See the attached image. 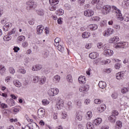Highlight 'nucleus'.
Wrapping results in <instances>:
<instances>
[{
  "mask_svg": "<svg viewBox=\"0 0 129 129\" xmlns=\"http://www.w3.org/2000/svg\"><path fill=\"white\" fill-rule=\"evenodd\" d=\"M118 115V111L116 110H113L112 114L108 117L109 121L112 123H114L116 121V117Z\"/></svg>",
  "mask_w": 129,
  "mask_h": 129,
  "instance_id": "nucleus-1",
  "label": "nucleus"
},
{
  "mask_svg": "<svg viewBox=\"0 0 129 129\" xmlns=\"http://www.w3.org/2000/svg\"><path fill=\"white\" fill-rule=\"evenodd\" d=\"M26 5H27V9L28 10H31V9H35L37 5L35 4V2L33 1V0H30L26 3Z\"/></svg>",
  "mask_w": 129,
  "mask_h": 129,
  "instance_id": "nucleus-2",
  "label": "nucleus"
},
{
  "mask_svg": "<svg viewBox=\"0 0 129 129\" xmlns=\"http://www.w3.org/2000/svg\"><path fill=\"white\" fill-rule=\"evenodd\" d=\"M112 9L116 11V13L118 16V18H119V20H120V21H123V17H122V14H121V11H120L119 9L116 8V7L115 6H112Z\"/></svg>",
  "mask_w": 129,
  "mask_h": 129,
  "instance_id": "nucleus-3",
  "label": "nucleus"
},
{
  "mask_svg": "<svg viewBox=\"0 0 129 129\" xmlns=\"http://www.w3.org/2000/svg\"><path fill=\"white\" fill-rule=\"evenodd\" d=\"M63 105H64V102L63 101V100L60 99V98H58L56 100V107H57V109H60L61 107H62Z\"/></svg>",
  "mask_w": 129,
  "mask_h": 129,
  "instance_id": "nucleus-4",
  "label": "nucleus"
},
{
  "mask_svg": "<svg viewBox=\"0 0 129 129\" xmlns=\"http://www.w3.org/2000/svg\"><path fill=\"white\" fill-rule=\"evenodd\" d=\"M112 9V6L110 7L108 5H106L103 7V13L104 15H107L109 12H110V10Z\"/></svg>",
  "mask_w": 129,
  "mask_h": 129,
  "instance_id": "nucleus-5",
  "label": "nucleus"
},
{
  "mask_svg": "<svg viewBox=\"0 0 129 129\" xmlns=\"http://www.w3.org/2000/svg\"><path fill=\"white\" fill-rule=\"evenodd\" d=\"M88 90H89V86L87 85L82 86L79 88V91H80V92H83V93H86Z\"/></svg>",
  "mask_w": 129,
  "mask_h": 129,
  "instance_id": "nucleus-6",
  "label": "nucleus"
},
{
  "mask_svg": "<svg viewBox=\"0 0 129 129\" xmlns=\"http://www.w3.org/2000/svg\"><path fill=\"white\" fill-rule=\"evenodd\" d=\"M46 112L44 109H39L37 112L38 116L39 118H43L44 117Z\"/></svg>",
  "mask_w": 129,
  "mask_h": 129,
  "instance_id": "nucleus-7",
  "label": "nucleus"
},
{
  "mask_svg": "<svg viewBox=\"0 0 129 129\" xmlns=\"http://www.w3.org/2000/svg\"><path fill=\"white\" fill-rule=\"evenodd\" d=\"M45 27L43 25H38L36 28L37 35H41L43 33V31Z\"/></svg>",
  "mask_w": 129,
  "mask_h": 129,
  "instance_id": "nucleus-8",
  "label": "nucleus"
},
{
  "mask_svg": "<svg viewBox=\"0 0 129 129\" xmlns=\"http://www.w3.org/2000/svg\"><path fill=\"white\" fill-rule=\"evenodd\" d=\"M94 15V12L92 10H87L84 12V15L86 17H92Z\"/></svg>",
  "mask_w": 129,
  "mask_h": 129,
  "instance_id": "nucleus-9",
  "label": "nucleus"
},
{
  "mask_svg": "<svg viewBox=\"0 0 129 129\" xmlns=\"http://www.w3.org/2000/svg\"><path fill=\"white\" fill-rule=\"evenodd\" d=\"M11 28H12V23H11V22H8L3 26V30L5 32H7V31H9Z\"/></svg>",
  "mask_w": 129,
  "mask_h": 129,
  "instance_id": "nucleus-10",
  "label": "nucleus"
},
{
  "mask_svg": "<svg viewBox=\"0 0 129 129\" xmlns=\"http://www.w3.org/2000/svg\"><path fill=\"white\" fill-rule=\"evenodd\" d=\"M125 72L122 71V72H120L118 73L116 75V78L118 80H121L122 78H123V76L124 75Z\"/></svg>",
  "mask_w": 129,
  "mask_h": 129,
  "instance_id": "nucleus-11",
  "label": "nucleus"
},
{
  "mask_svg": "<svg viewBox=\"0 0 129 129\" xmlns=\"http://www.w3.org/2000/svg\"><path fill=\"white\" fill-rule=\"evenodd\" d=\"M86 78H85V76H80L78 79L79 83H80L81 84H85V83H86Z\"/></svg>",
  "mask_w": 129,
  "mask_h": 129,
  "instance_id": "nucleus-12",
  "label": "nucleus"
},
{
  "mask_svg": "<svg viewBox=\"0 0 129 129\" xmlns=\"http://www.w3.org/2000/svg\"><path fill=\"white\" fill-rule=\"evenodd\" d=\"M118 44H120V45H118ZM127 47V43L126 42H120L117 44V45H116L115 48L117 49V48H126Z\"/></svg>",
  "mask_w": 129,
  "mask_h": 129,
  "instance_id": "nucleus-13",
  "label": "nucleus"
},
{
  "mask_svg": "<svg viewBox=\"0 0 129 129\" xmlns=\"http://www.w3.org/2000/svg\"><path fill=\"white\" fill-rule=\"evenodd\" d=\"M99 54L97 52H92L89 54V57L91 59H96L99 56Z\"/></svg>",
  "mask_w": 129,
  "mask_h": 129,
  "instance_id": "nucleus-14",
  "label": "nucleus"
},
{
  "mask_svg": "<svg viewBox=\"0 0 129 129\" xmlns=\"http://www.w3.org/2000/svg\"><path fill=\"white\" fill-rule=\"evenodd\" d=\"M102 121V119H101V118H98L97 119L94 120L93 123V124H95V125H98L99 124H100L101 123Z\"/></svg>",
  "mask_w": 129,
  "mask_h": 129,
  "instance_id": "nucleus-15",
  "label": "nucleus"
},
{
  "mask_svg": "<svg viewBox=\"0 0 129 129\" xmlns=\"http://www.w3.org/2000/svg\"><path fill=\"white\" fill-rule=\"evenodd\" d=\"M98 85L100 88H102V89H103V88H105L106 87V83L101 81L99 82Z\"/></svg>",
  "mask_w": 129,
  "mask_h": 129,
  "instance_id": "nucleus-16",
  "label": "nucleus"
},
{
  "mask_svg": "<svg viewBox=\"0 0 129 129\" xmlns=\"http://www.w3.org/2000/svg\"><path fill=\"white\" fill-rule=\"evenodd\" d=\"M106 108L105 105H102L100 107H98L97 110L98 112H102L104 111V110Z\"/></svg>",
  "mask_w": 129,
  "mask_h": 129,
  "instance_id": "nucleus-17",
  "label": "nucleus"
},
{
  "mask_svg": "<svg viewBox=\"0 0 129 129\" xmlns=\"http://www.w3.org/2000/svg\"><path fill=\"white\" fill-rule=\"evenodd\" d=\"M36 13L38 16H43L45 14V12L43 9H39L36 10Z\"/></svg>",
  "mask_w": 129,
  "mask_h": 129,
  "instance_id": "nucleus-18",
  "label": "nucleus"
},
{
  "mask_svg": "<svg viewBox=\"0 0 129 129\" xmlns=\"http://www.w3.org/2000/svg\"><path fill=\"white\" fill-rule=\"evenodd\" d=\"M89 27L91 31H95V30H97V28H98L96 24H91Z\"/></svg>",
  "mask_w": 129,
  "mask_h": 129,
  "instance_id": "nucleus-19",
  "label": "nucleus"
},
{
  "mask_svg": "<svg viewBox=\"0 0 129 129\" xmlns=\"http://www.w3.org/2000/svg\"><path fill=\"white\" fill-rule=\"evenodd\" d=\"M105 53L106 55H109V56H112L113 55V51L110 49L105 50Z\"/></svg>",
  "mask_w": 129,
  "mask_h": 129,
  "instance_id": "nucleus-20",
  "label": "nucleus"
},
{
  "mask_svg": "<svg viewBox=\"0 0 129 129\" xmlns=\"http://www.w3.org/2000/svg\"><path fill=\"white\" fill-rule=\"evenodd\" d=\"M13 83L16 87H21L22 86V83L18 80L14 81Z\"/></svg>",
  "mask_w": 129,
  "mask_h": 129,
  "instance_id": "nucleus-21",
  "label": "nucleus"
},
{
  "mask_svg": "<svg viewBox=\"0 0 129 129\" xmlns=\"http://www.w3.org/2000/svg\"><path fill=\"white\" fill-rule=\"evenodd\" d=\"M49 4L53 6H56L59 4V0H49Z\"/></svg>",
  "mask_w": 129,
  "mask_h": 129,
  "instance_id": "nucleus-22",
  "label": "nucleus"
},
{
  "mask_svg": "<svg viewBox=\"0 0 129 129\" xmlns=\"http://www.w3.org/2000/svg\"><path fill=\"white\" fill-rule=\"evenodd\" d=\"M86 125L87 129H94V126L93 125V124L90 122H88Z\"/></svg>",
  "mask_w": 129,
  "mask_h": 129,
  "instance_id": "nucleus-23",
  "label": "nucleus"
},
{
  "mask_svg": "<svg viewBox=\"0 0 129 129\" xmlns=\"http://www.w3.org/2000/svg\"><path fill=\"white\" fill-rule=\"evenodd\" d=\"M55 47H57V50L58 51H60V52H61V53H63L64 51V47L62 46V45H60L58 44V45L55 46Z\"/></svg>",
  "mask_w": 129,
  "mask_h": 129,
  "instance_id": "nucleus-24",
  "label": "nucleus"
},
{
  "mask_svg": "<svg viewBox=\"0 0 129 129\" xmlns=\"http://www.w3.org/2000/svg\"><path fill=\"white\" fill-rule=\"evenodd\" d=\"M6 72V68L4 66H0V73L2 75L5 74Z\"/></svg>",
  "mask_w": 129,
  "mask_h": 129,
  "instance_id": "nucleus-25",
  "label": "nucleus"
},
{
  "mask_svg": "<svg viewBox=\"0 0 129 129\" xmlns=\"http://www.w3.org/2000/svg\"><path fill=\"white\" fill-rule=\"evenodd\" d=\"M90 36V33L85 32L82 34L83 38H89Z\"/></svg>",
  "mask_w": 129,
  "mask_h": 129,
  "instance_id": "nucleus-26",
  "label": "nucleus"
},
{
  "mask_svg": "<svg viewBox=\"0 0 129 129\" xmlns=\"http://www.w3.org/2000/svg\"><path fill=\"white\" fill-rule=\"evenodd\" d=\"M61 41V39L59 37H56L54 40V46H57L59 45V42Z\"/></svg>",
  "mask_w": 129,
  "mask_h": 129,
  "instance_id": "nucleus-27",
  "label": "nucleus"
},
{
  "mask_svg": "<svg viewBox=\"0 0 129 129\" xmlns=\"http://www.w3.org/2000/svg\"><path fill=\"white\" fill-rule=\"evenodd\" d=\"M46 77H43L42 79H39V84H45V82H46Z\"/></svg>",
  "mask_w": 129,
  "mask_h": 129,
  "instance_id": "nucleus-28",
  "label": "nucleus"
},
{
  "mask_svg": "<svg viewBox=\"0 0 129 129\" xmlns=\"http://www.w3.org/2000/svg\"><path fill=\"white\" fill-rule=\"evenodd\" d=\"M25 39L26 37L23 35L20 36L17 38V40L19 42H23V41H25Z\"/></svg>",
  "mask_w": 129,
  "mask_h": 129,
  "instance_id": "nucleus-29",
  "label": "nucleus"
},
{
  "mask_svg": "<svg viewBox=\"0 0 129 129\" xmlns=\"http://www.w3.org/2000/svg\"><path fill=\"white\" fill-rule=\"evenodd\" d=\"M100 0H93L92 1V5H97L96 6L97 9H99V8L98 7V3H99Z\"/></svg>",
  "mask_w": 129,
  "mask_h": 129,
  "instance_id": "nucleus-30",
  "label": "nucleus"
},
{
  "mask_svg": "<svg viewBox=\"0 0 129 129\" xmlns=\"http://www.w3.org/2000/svg\"><path fill=\"white\" fill-rule=\"evenodd\" d=\"M116 127L117 128H120L122 126V123H121V121H117L116 122Z\"/></svg>",
  "mask_w": 129,
  "mask_h": 129,
  "instance_id": "nucleus-31",
  "label": "nucleus"
},
{
  "mask_svg": "<svg viewBox=\"0 0 129 129\" xmlns=\"http://www.w3.org/2000/svg\"><path fill=\"white\" fill-rule=\"evenodd\" d=\"M67 105H68V108L69 110L72 109V107H73V105L72 104V102H69L67 104Z\"/></svg>",
  "mask_w": 129,
  "mask_h": 129,
  "instance_id": "nucleus-32",
  "label": "nucleus"
},
{
  "mask_svg": "<svg viewBox=\"0 0 129 129\" xmlns=\"http://www.w3.org/2000/svg\"><path fill=\"white\" fill-rule=\"evenodd\" d=\"M53 80L54 81H55V82H59L60 81V76H59L58 75L55 76Z\"/></svg>",
  "mask_w": 129,
  "mask_h": 129,
  "instance_id": "nucleus-33",
  "label": "nucleus"
},
{
  "mask_svg": "<svg viewBox=\"0 0 129 129\" xmlns=\"http://www.w3.org/2000/svg\"><path fill=\"white\" fill-rule=\"evenodd\" d=\"M107 32L109 34V36H110V35H112V34H113V29L111 28H108L107 30Z\"/></svg>",
  "mask_w": 129,
  "mask_h": 129,
  "instance_id": "nucleus-34",
  "label": "nucleus"
},
{
  "mask_svg": "<svg viewBox=\"0 0 129 129\" xmlns=\"http://www.w3.org/2000/svg\"><path fill=\"white\" fill-rule=\"evenodd\" d=\"M123 20H124V21L125 22H129V15L128 14H125L123 17Z\"/></svg>",
  "mask_w": 129,
  "mask_h": 129,
  "instance_id": "nucleus-35",
  "label": "nucleus"
},
{
  "mask_svg": "<svg viewBox=\"0 0 129 129\" xmlns=\"http://www.w3.org/2000/svg\"><path fill=\"white\" fill-rule=\"evenodd\" d=\"M42 103L43 105H48L49 104V101L47 99L42 100Z\"/></svg>",
  "mask_w": 129,
  "mask_h": 129,
  "instance_id": "nucleus-36",
  "label": "nucleus"
},
{
  "mask_svg": "<svg viewBox=\"0 0 129 129\" xmlns=\"http://www.w3.org/2000/svg\"><path fill=\"white\" fill-rule=\"evenodd\" d=\"M86 116V117H89V119L91 118L92 117V113L91 112V111L87 112Z\"/></svg>",
  "mask_w": 129,
  "mask_h": 129,
  "instance_id": "nucleus-37",
  "label": "nucleus"
},
{
  "mask_svg": "<svg viewBox=\"0 0 129 129\" xmlns=\"http://www.w3.org/2000/svg\"><path fill=\"white\" fill-rule=\"evenodd\" d=\"M49 9L50 11H56V5L51 4V6L49 7Z\"/></svg>",
  "mask_w": 129,
  "mask_h": 129,
  "instance_id": "nucleus-38",
  "label": "nucleus"
},
{
  "mask_svg": "<svg viewBox=\"0 0 129 129\" xmlns=\"http://www.w3.org/2000/svg\"><path fill=\"white\" fill-rule=\"evenodd\" d=\"M49 96H54V89H51L48 92Z\"/></svg>",
  "mask_w": 129,
  "mask_h": 129,
  "instance_id": "nucleus-39",
  "label": "nucleus"
},
{
  "mask_svg": "<svg viewBox=\"0 0 129 129\" xmlns=\"http://www.w3.org/2000/svg\"><path fill=\"white\" fill-rule=\"evenodd\" d=\"M40 81V78H39V77H34L33 78V81L34 83H37V82H39Z\"/></svg>",
  "mask_w": 129,
  "mask_h": 129,
  "instance_id": "nucleus-40",
  "label": "nucleus"
},
{
  "mask_svg": "<svg viewBox=\"0 0 129 129\" xmlns=\"http://www.w3.org/2000/svg\"><path fill=\"white\" fill-rule=\"evenodd\" d=\"M92 21H94V22H98V21H99V20H100V18H99V17H92L91 18Z\"/></svg>",
  "mask_w": 129,
  "mask_h": 129,
  "instance_id": "nucleus-41",
  "label": "nucleus"
},
{
  "mask_svg": "<svg viewBox=\"0 0 129 129\" xmlns=\"http://www.w3.org/2000/svg\"><path fill=\"white\" fill-rule=\"evenodd\" d=\"M67 79L69 82H72V76L71 75H68L67 77Z\"/></svg>",
  "mask_w": 129,
  "mask_h": 129,
  "instance_id": "nucleus-42",
  "label": "nucleus"
},
{
  "mask_svg": "<svg viewBox=\"0 0 129 129\" xmlns=\"http://www.w3.org/2000/svg\"><path fill=\"white\" fill-rule=\"evenodd\" d=\"M52 89H53L54 96L57 95L59 93V89L55 88H52Z\"/></svg>",
  "mask_w": 129,
  "mask_h": 129,
  "instance_id": "nucleus-43",
  "label": "nucleus"
},
{
  "mask_svg": "<svg viewBox=\"0 0 129 129\" xmlns=\"http://www.w3.org/2000/svg\"><path fill=\"white\" fill-rule=\"evenodd\" d=\"M81 106H82V102H81V101H78L77 102V107L81 108Z\"/></svg>",
  "mask_w": 129,
  "mask_h": 129,
  "instance_id": "nucleus-44",
  "label": "nucleus"
},
{
  "mask_svg": "<svg viewBox=\"0 0 129 129\" xmlns=\"http://www.w3.org/2000/svg\"><path fill=\"white\" fill-rule=\"evenodd\" d=\"M3 39L5 41H10L12 39V37L10 36V35H7L6 36H4Z\"/></svg>",
  "mask_w": 129,
  "mask_h": 129,
  "instance_id": "nucleus-45",
  "label": "nucleus"
},
{
  "mask_svg": "<svg viewBox=\"0 0 129 129\" xmlns=\"http://www.w3.org/2000/svg\"><path fill=\"white\" fill-rule=\"evenodd\" d=\"M10 103H11V106H15V100H14V99L12 98L10 99Z\"/></svg>",
  "mask_w": 129,
  "mask_h": 129,
  "instance_id": "nucleus-46",
  "label": "nucleus"
},
{
  "mask_svg": "<svg viewBox=\"0 0 129 129\" xmlns=\"http://www.w3.org/2000/svg\"><path fill=\"white\" fill-rule=\"evenodd\" d=\"M115 37H114L113 38H110L109 40V43L110 44H112V43L114 44H115Z\"/></svg>",
  "mask_w": 129,
  "mask_h": 129,
  "instance_id": "nucleus-47",
  "label": "nucleus"
},
{
  "mask_svg": "<svg viewBox=\"0 0 129 129\" xmlns=\"http://www.w3.org/2000/svg\"><path fill=\"white\" fill-rule=\"evenodd\" d=\"M9 72L11 74H14L16 72V71H15V69L14 68L10 67L9 68Z\"/></svg>",
  "mask_w": 129,
  "mask_h": 129,
  "instance_id": "nucleus-48",
  "label": "nucleus"
},
{
  "mask_svg": "<svg viewBox=\"0 0 129 129\" xmlns=\"http://www.w3.org/2000/svg\"><path fill=\"white\" fill-rule=\"evenodd\" d=\"M121 93L123 94L126 93V92H127L128 91V88H124L121 89Z\"/></svg>",
  "mask_w": 129,
  "mask_h": 129,
  "instance_id": "nucleus-49",
  "label": "nucleus"
},
{
  "mask_svg": "<svg viewBox=\"0 0 129 129\" xmlns=\"http://www.w3.org/2000/svg\"><path fill=\"white\" fill-rule=\"evenodd\" d=\"M18 72L21 73L22 74H26V70L25 69H20L18 71Z\"/></svg>",
  "mask_w": 129,
  "mask_h": 129,
  "instance_id": "nucleus-50",
  "label": "nucleus"
},
{
  "mask_svg": "<svg viewBox=\"0 0 129 129\" xmlns=\"http://www.w3.org/2000/svg\"><path fill=\"white\" fill-rule=\"evenodd\" d=\"M94 102L96 104H100V103H101V100H100L98 99H96L94 100Z\"/></svg>",
  "mask_w": 129,
  "mask_h": 129,
  "instance_id": "nucleus-51",
  "label": "nucleus"
},
{
  "mask_svg": "<svg viewBox=\"0 0 129 129\" xmlns=\"http://www.w3.org/2000/svg\"><path fill=\"white\" fill-rule=\"evenodd\" d=\"M35 68L36 69V71L41 70L42 69V65L37 64L35 66Z\"/></svg>",
  "mask_w": 129,
  "mask_h": 129,
  "instance_id": "nucleus-52",
  "label": "nucleus"
},
{
  "mask_svg": "<svg viewBox=\"0 0 129 129\" xmlns=\"http://www.w3.org/2000/svg\"><path fill=\"white\" fill-rule=\"evenodd\" d=\"M106 23H107V21L106 20H103L101 23V26L102 27H104L106 26Z\"/></svg>",
  "mask_w": 129,
  "mask_h": 129,
  "instance_id": "nucleus-53",
  "label": "nucleus"
},
{
  "mask_svg": "<svg viewBox=\"0 0 129 129\" xmlns=\"http://www.w3.org/2000/svg\"><path fill=\"white\" fill-rule=\"evenodd\" d=\"M13 50H14V52H15V53H18V51H20V48L18 46H14Z\"/></svg>",
  "mask_w": 129,
  "mask_h": 129,
  "instance_id": "nucleus-54",
  "label": "nucleus"
},
{
  "mask_svg": "<svg viewBox=\"0 0 129 129\" xmlns=\"http://www.w3.org/2000/svg\"><path fill=\"white\" fill-rule=\"evenodd\" d=\"M77 118L78 119V120H82V115L78 114L77 115Z\"/></svg>",
  "mask_w": 129,
  "mask_h": 129,
  "instance_id": "nucleus-55",
  "label": "nucleus"
},
{
  "mask_svg": "<svg viewBox=\"0 0 129 129\" xmlns=\"http://www.w3.org/2000/svg\"><path fill=\"white\" fill-rule=\"evenodd\" d=\"M48 56H49V53L48 52H45L43 53V58H46L48 57Z\"/></svg>",
  "mask_w": 129,
  "mask_h": 129,
  "instance_id": "nucleus-56",
  "label": "nucleus"
},
{
  "mask_svg": "<svg viewBox=\"0 0 129 129\" xmlns=\"http://www.w3.org/2000/svg\"><path fill=\"white\" fill-rule=\"evenodd\" d=\"M103 36L104 37H109V34H108V33H107V30H105L103 33Z\"/></svg>",
  "mask_w": 129,
  "mask_h": 129,
  "instance_id": "nucleus-57",
  "label": "nucleus"
},
{
  "mask_svg": "<svg viewBox=\"0 0 129 129\" xmlns=\"http://www.w3.org/2000/svg\"><path fill=\"white\" fill-rule=\"evenodd\" d=\"M15 33H16V31L15 29H13L11 31L8 33V35L9 36H11V35H13V34H15Z\"/></svg>",
  "mask_w": 129,
  "mask_h": 129,
  "instance_id": "nucleus-58",
  "label": "nucleus"
},
{
  "mask_svg": "<svg viewBox=\"0 0 129 129\" xmlns=\"http://www.w3.org/2000/svg\"><path fill=\"white\" fill-rule=\"evenodd\" d=\"M3 113L4 114H9L10 113V110L8 109L4 110L3 111Z\"/></svg>",
  "mask_w": 129,
  "mask_h": 129,
  "instance_id": "nucleus-59",
  "label": "nucleus"
},
{
  "mask_svg": "<svg viewBox=\"0 0 129 129\" xmlns=\"http://www.w3.org/2000/svg\"><path fill=\"white\" fill-rule=\"evenodd\" d=\"M1 106L2 107V108H8V105L5 103H2Z\"/></svg>",
  "mask_w": 129,
  "mask_h": 129,
  "instance_id": "nucleus-60",
  "label": "nucleus"
},
{
  "mask_svg": "<svg viewBox=\"0 0 129 129\" xmlns=\"http://www.w3.org/2000/svg\"><path fill=\"white\" fill-rule=\"evenodd\" d=\"M28 45H29V44H28V42H27L26 41L23 42V44H22V46H23V47H24V48L27 47V46Z\"/></svg>",
  "mask_w": 129,
  "mask_h": 129,
  "instance_id": "nucleus-61",
  "label": "nucleus"
},
{
  "mask_svg": "<svg viewBox=\"0 0 129 129\" xmlns=\"http://www.w3.org/2000/svg\"><path fill=\"white\" fill-rule=\"evenodd\" d=\"M120 66H121L119 63H116L115 64V69H119L120 68Z\"/></svg>",
  "mask_w": 129,
  "mask_h": 129,
  "instance_id": "nucleus-62",
  "label": "nucleus"
},
{
  "mask_svg": "<svg viewBox=\"0 0 129 129\" xmlns=\"http://www.w3.org/2000/svg\"><path fill=\"white\" fill-rule=\"evenodd\" d=\"M85 47L86 49H90L91 48V43L87 44Z\"/></svg>",
  "mask_w": 129,
  "mask_h": 129,
  "instance_id": "nucleus-63",
  "label": "nucleus"
},
{
  "mask_svg": "<svg viewBox=\"0 0 129 129\" xmlns=\"http://www.w3.org/2000/svg\"><path fill=\"white\" fill-rule=\"evenodd\" d=\"M85 104H89V103H90V99H86L85 100Z\"/></svg>",
  "mask_w": 129,
  "mask_h": 129,
  "instance_id": "nucleus-64",
  "label": "nucleus"
}]
</instances>
